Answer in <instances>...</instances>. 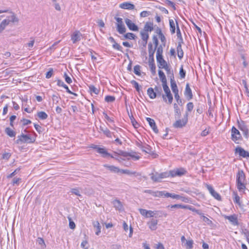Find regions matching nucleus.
I'll return each instance as SVG.
<instances>
[{
	"label": "nucleus",
	"mask_w": 249,
	"mask_h": 249,
	"mask_svg": "<svg viewBox=\"0 0 249 249\" xmlns=\"http://www.w3.org/2000/svg\"><path fill=\"white\" fill-rule=\"evenodd\" d=\"M236 180L237 188L240 191L246 189V180L243 170H239L237 174Z\"/></svg>",
	"instance_id": "1"
},
{
	"label": "nucleus",
	"mask_w": 249,
	"mask_h": 249,
	"mask_svg": "<svg viewBox=\"0 0 249 249\" xmlns=\"http://www.w3.org/2000/svg\"><path fill=\"white\" fill-rule=\"evenodd\" d=\"M35 141V140L34 139L32 138L29 136L22 134L18 136V139L16 140V143L17 144L22 143H33Z\"/></svg>",
	"instance_id": "2"
},
{
	"label": "nucleus",
	"mask_w": 249,
	"mask_h": 249,
	"mask_svg": "<svg viewBox=\"0 0 249 249\" xmlns=\"http://www.w3.org/2000/svg\"><path fill=\"white\" fill-rule=\"evenodd\" d=\"M169 177V174L167 172H164L160 174L156 173L155 174H151V178L154 182H160L161 180L164 178Z\"/></svg>",
	"instance_id": "3"
},
{
	"label": "nucleus",
	"mask_w": 249,
	"mask_h": 249,
	"mask_svg": "<svg viewBox=\"0 0 249 249\" xmlns=\"http://www.w3.org/2000/svg\"><path fill=\"white\" fill-rule=\"evenodd\" d=\"M162 85L163 87V89L166 94V95L163 94L162 95V98L165 101H166V97H167L168 100V103L169 104H171L173 101V96L172 94L171 93L170 90L168 86H167V83Z\"/></svg>",
	"instance_id": "4"
},
{
	"label": "nucleus",
	"mask_w": 249,
	"mask_h": 249,
	"mask_svg": "<svg viewBox=\"0 0 249 249\" xmlns=\"http://www.w3.org/2000/svg\"><path fill=\"white\" fill-rule=\"evenodd\" d=\"M188 113L186 112L182 120L178 119L177 120L174 124L173 126L175 128H181L185 126L188 121Z\"/></svg>",
	"instance_id": "5"
},
{
	"label": "nucleus",
	"mask_w": 249,
	"mask_h": 249,
	"mask_svg": "<svg viewBox=\"0 0 249 249\" xmlns=\"http://www.w3.org/2000/svg\"><path fill=\"white\" fill-rule=\"evenodd\" d=\"M186 171L183 168H177L173 170L170 171L168 173L169 176H170L172 177H175L176 176L180 177L186 173Z\"/></svg>",
	"instance_id": "6"
},
{
	"label": "nucleus",
	"mask_w": 249,
	"mask_h": 249,
	"mask_svg": "<svg viewBox=\"0 0 249 249\" xmlns=\"http://www.w3.org/2000/svg\"><path fill=\"white\" fill-rule=\"evenodd\" d=\"M164 215V217H166L167 216L166 213H163L162 211H151V210H148L147 212V216L146 218H150V217H160L162 215Z\"/></svg>",
	"instance_id": "7"
},
{
	"label": "nucleus",
	"mask_w": 249,
	"mask_h": 249,
	"mask_svg": "<svg viewBox=\"0 0 249 249\" xmlns=\"http://www.w3.org/2000/svg\"><path fill=\"white\" fill-rule=\"evenodd\" d=\"M231 137L232 140L236 143H238V141L241 139V135L239 130L234 126L231 129Z\"/></svg>",
	"instance_id": "8"
},
{
	"label": "nucleus",
	"mask_w": 249,
	"mask_h": 249,
	"mask_svg": "<svg viewBox=\"0 0 249 249\" xmlns=\"http://www.w3.org/2000/svg\"><path fill=\"white\" fill-rule=\"evenodd\" d=\"M114 154H115V155H120V156H122L124 157H125V158H127L128 157H130L132 158L135 159L136 160H139L140 159L139 156H137L132 154L131 153H128V152L123 151L122 150H119L118 152H114Z\"/></svg>",
	"instance_id": "9"
},
{
	"label": "nucleus",
	"mask_w": 249,
	"mask_h": 249,
	"mask_svg": "<svg viewBox=\"0 0 249 249\" xmlns=\"http://www.w3.org/2000/svg\"><path fill=\"white\" fill-rule=\"evenodd\" d=\"M82 37V34L79 31H75L71 35V39L73 43H76L81 40Z\"/></svg>",
	"instance_id": "10"
},
{
	"label": "nucleus",
	"mask_w": 249,
	"mask_h": 249,
	"mask_svg": "<svg viewBox=\"0 0 249 249\" xmlns=\"http://www.w3.org/2000/svg\"><path fill=\"white\" fill-rule=\"evenodd\" d=\"M144 193L149 194L156 197L163 196L164 195V191H154L151 190H145L144 191Z\"/></svg>",
	"instance_id": "11"
},
{
	"label": "nucleus",
	"mask_w": 249,
	"mask_h": 249,
	"mask_svg": "<svg viewBox=\"0 0 249 249\" xmlns=\"http://www.w3.org/2000/svg\"><path fill=\"white\" fill-rule=\"evenodd\" d=\"M125 22L126 25L127 26L128 28L130 30L133 31H137L138 30V26L136 25H135L133 22H132V21L130 19L128 18H126L125 19Z\"/></svg>",
	"instance_id": "12"
},
{
	"label": "nucleus",
	"mask_w": 249,
	"mask_h": 249,
	"mask_svg": "<svg viewBox=\"0 0 249 249\" xmlns=\"http://www.w3.org/2000/svg\"><path fill=\"white\" fill-rule=\"evenodd\" d=\"M206 187L212 196H213L215 199L218 200H221V198L220 196L214 190L213 188L211 185L207 184Z\"/></svg>",
	"instance_id": "13"
},
{
	"label": "nucleus",
	"mask_w": 249,
	"mask_h": 249,
	"mask_svg": "<svg viewBox=\"0 0 249 249\" xmlns=\"http://www.w3.org/2000/svg\"><path fill=\"white\" fill-rule=\"evenodd\" d=\"M158 220L155 218H152L147 222V225L149 229L152 231H155L157 229V224Z\"/></svg>",
	"instance_id": "14"
},
{
	"label": "nucleus",
	"mask_w": 249,
	"mask_h": 249,
	"mask_svg": "<svg viewBox=\"0 0 249 249\" xmlns=\"http://www.w3.org/2000/svg\"><path fill=\"white\" fill-rule=\"evenodd\" d=\"M184 95L186 97L188 100H190L193 98V94L192 90L190 88L189 83L186 85L185 89L184 91Z\"/></svg>",
	"instance_id": "15"
},
{
	"label": "nucleus",
	"mask_w": 249,
	"mask_h": 249,
	"mask_svg": "<svg viewBox=\"0 0 249 249\" xmlns=\"http://www.w3.org/2000/svg\"><path fill=\"white\" fill-rule=\"evenodd\" d=\"M119 7L122 9L127 10H133L135 8L134 5L129 2L122 3L119 5Z\"/></svg>",
	"instance_id": "16"
},
{
	"label": "nucleus",
	"mask_w": 249,
	"mask_h": 249,
	"mask_svg": "<svg viewBox=\"0 0 249 249\" xmlns=\"http://www.w3.org/2000/svg\"><path fill=\"white\" fill-rule=\"evenodd\" d=\"M235 152L238 153L239 155L244 158L249 157V153L245 151L243 148L238 147L235 149Z\"/></svg>",
	"instance_id": "17"
},
{
	"label": "nucleus",
	"mask_w": 249,
	"mask_h": 249,
	"mask_svg": "<svg viewBox=\"0 0 249 249\" xmlns=\"http://www.w3.org/2000/svg\"><path fill=\"white\" fill-rule=\"evenodd\" d=\"M146 120L148 122V124L149 125L151 126V127L152 128L153 130L156 133H158L159 131L157 128V127L156 126V123L155 122V121L150 118H146Z\"/></svg>",
	"instance_id": "18"
},
{
	"label": "nucleus",
	"mask_w": 249,
	"mask_h": 249,
	"mask_svg": "<svg viewBox=\"0 0 249 249\" xmlns=\"http://www.w3.org/2000/svg\"><path fill=\"white\" fill-rule=\"evenodd\" d=\"M157 48L155 47L153 49V45L151 42L148 44V53H149V59H151L152 61H154V54L155 52V50Z\"/></svg>",
	"instance_id": "19"
},
{
	"label": "nucleus",
	"mask_w": 249,
	"mask_h": 249,
	"mask_svg": "<svg viewBox=\"0 0 249 249\" xmlns=\"http://www.w3.org/2000/svg\"><path fill=\"white\" fill-rule=\"evenodd\" d=\"M104 166L106 167L107 170L110 171L111 172L114 173H119L121 171V169H119L118 167L115 166L114 165H109L108 164H104Z\"/></svg>",
	"instance_id": "20"
},
{
	"label": "nucleus",
	"mask_w": 249,
	"mask_h": 249,
	"mask_svg": "<svg viewBox=\"0 0 249 249\" xmlns=\"http://www.w3.org/2000/svg\"><path fill=\"white\" fill-rule=\"evenodd\" d=\"M137 145L138 146H139L141 148V149L142 150V151H143L146 153H148V154H153V155L155 154L154 153H153L152 152L151 148L149 145H142L139 143H138Z\"/></svg>",
	"instance_id": "21"
},
{
	"label": "nucleus",
	"mask_w": 249,
	"mask_h": 249,
	"mask_svg": "<svg viewBox=\"0 0 249 249\" xmlns=\"http://www.w3.org/2000/svg\"><path fill=\"white\" fill-rule=\"evenodd\" d=\"M238 126L239 129L243 131L244 135L246 136H247L248 134V129L247 127V126L245 125L244 122L242 121L241 122H238Z\"/></svg>",
	"instance_id": "22"
},
{
	"label": "nucleus",
	"mask_w": 249,
	"mask_h": 249,
	"mask_svg": "<svg viewBox=\"0 0 249 249\" xmlns=\"http://www.w3.org/2000/svg\"><path fill=\"white\" fill-rule=\"evenodd\" d=\"M112 203L116 210L119 211H122L123 210L122 203L120 200L115 199L112 202Z\"/></svg>",
	"instance_id": "23"
},
{
	"label": "nucleus",
	"mask_w": 249,
	"mask_h": 249,
	"mask_svg": "<svg viewBox=\"0 0 249 249\" xmlns=\"http://www.w3.org/2000/svg\"><path fill=\"white\" fill-rule=\"evenodd\" d=\"M225 218L229 220L232 224L234 225H238L237 218L235 215L230 216H226Z\"/></svg>",
	"instance_id": "24"
},
{
	"label": "nucleus",
	"mask_w": 249,
	"mask_h": 249,
	"mask_svg": "<svg viewBox=\"0 0 249 249\" xmlns=\"http://www.w3.org/2000/svg\"><path fill=\"white\" fill-rule=\"evenodd\" d=\"M98 153L101 154L103 157L107 158V157H109L110 154L108 153L105 148L99 147L97 149Z\"/></svg>",
	"instance_id": "25"
},
{
	"label": "nucleus",
	"mask_w": 249,
	"mask_h": 249,
	"mask_svg": "<svg viewBox=\"0 0 249 249\" xmlns=\"http://www.w3.org/2000/svg\"><path fill=\"white\" fill-rule=\"evenodd\" d=\"M163 196L166 197H172V198L177 199H179L181 197L179 195L167 193V192H166L165 191H164Z\"/></svg>",
	"instance_id": "26"
},
{
	"label": "nucleus",
	"mask_w": 249,
	"mask_h": 249,
	"mask_svg": "<svg viewBox=\"0 0 249 249\" xmlns=\"http://www.w3.org/2000/svg\"><path fill=\"white\" fill-rule=\"evenodd\" d=\"M153 23L146 22L144 26V32H151L153 30Z\"/></svg>",
	"instance_id": "27"
},
{
	"label": "nucleus",
	"mask_w": 249,
	"mask_h": 249,
	"mask_svg": "<svg viewBox=\"0 0 249 249\" xmlns=\"http://www.w3.org/2000/svg\"><path fill=\"white\" fill-rule=\"evenodd\" d=\"M171 87L172 90L174 93L178 92V90L176 82L172 78H171Z\"/></svg>",
	"instance_id": "28"
},
{
	"label": "nucleus",
	"mask_w": 249,
	"mask_h": 249,
	"mask_svg": "<svg viewBox=\"0 0 249 249\" xmlns=\"http://www.w3.org/2000/svg\"><path fill=\"white\" fill-rule=\"evenodd\" d=\"M120 172L122 173L123 174H127L129 175H136V176H140V174H139L138 173L135 172V171H131L129 170H124V169H121V171Z\"/></svg>",
	"instance_id": "29"
},
{
	"label": "nucleus",
	"mask_w": 249,
	"mask_h": 249,
	"mask_svg": "<svg viewBox=\"0 0 249 249\" xmlns=\"http://www.w3.org/2000/svg\"><path fill=\"white\" fill-rule=\"evenodd\" d=\"M159 75L162 84H166L167 80L164 72L160 70L159 71Z\"/></svg>",
	"instance_id": "30"
},
{
	"label": "nucleus",
	"mask_w": 249,
	"mask_h": 249,
	"mask_svg": "<svg viewBox=\"0 0 249 249\" xmlns=\"http://www.w3.org/2000/svg\"><path fill=\"white\" fill-rule=\"evenodd\" d=\"M177 53L178 58L181 59L183 56V52L181 48V44L180 43L177 46Z\"/></svg>",
	"instance_id": "31"
},
{
	"label": "nucleus",
	"mask_w": 249,
	"mask_h": 249,
	"mask_svg": "<svg viewBox=\"0 0 249 249\" xmlns=\"http://www.w3.org/2000/svg\"><path fill=\"white\" fill-rule=\"evenodd\" d=\"M174 107L175 109V117L176 118L179 119L181 115V111L177 104H174Z\"/></svg>",
	"instance_id": "32"
},
{
	"label": "nucleus",
	"mask_w": 249,
	"mask_h": 249,
	"mask_svg": "<svg viewBox=\"0 0 249 249\" xmlns=\"http://www.w3.org/2000/svg\"><path fill=\"white\" fill-rule=\"evenodd\" d=\"M194 241L193 240H189L186 241L184 243V246L186 249H192L193 248Z\"/></svg>",
	"instance_id": "33"
},
{
	"label": "nucleus",
	"mask_w": 249,
	"mask_h": 249,
	"mask_svg": "<svg viewBox=\"0 0 249 249\" xmlns=\"http://www.w3.org/2000/svg\"><path fill=\"white\" fill-rule=\"evenodd\" d=\"M147 94L151 99H154L156 97V95L155 93L154 89L152 88H149L148 89Z\"/></svg>",
	"instance_id": "34"
},
{
	"label": "nucleus",
	"mask_w": 249,
	"mask_h": 249,
	"mask_svg": "<svg viewBox=\"0 0 249 249\" xmlns=\"http://www.w3.org/2000/svg\"><path fill=\"white\" fill-rule=\"evenodd\" d=\"M117 30L121 34H123L126 32V28L124 24L117 25Z\"/></svg>",
	"instance_id": "35"
},
{
	"label": "nucleus",
	"mask_w": 249,
	"mask_h": 249,
	"mask_svg": "<svg viewBox=\"0 0 249 249\" xmlns=\"http://www.w3.org/2000/svg\"><path fill=\"white\" fill-rule=\"evenodd\" d=\"M157 60L158 62L160 64L162 68L164 66H166L167 65L166 62L163 58L162 56L157 57Z\"/></svg>",
	"instance_id": "36"
},
{
	"label": "nucleus",
	"mask_w": 249,
	"mask_h": 249,
	"mask_svg": "<svg viewBox=\"0 0 249 249\" xmlns=\"http://www.w3.org/2000/svg\"><path fill=\"white\" fill-rule=\"evenodd\" d=\"M169 25L170 31L172 34H174L175 33L176 27L175 23L173 19H169Z\"/></svg>",
	"instance_id": "37"
},
{
	"label": "nucleus",
	"mask_w": 249,
	"mask_h": 249,
	"mask_svg": "<svg viewBox=\"0 0 249 249\" xmlns=\"http://www.w3.org/2000/svg\"><path fill=\"white\" fill-rule=\"evenodd\" d=\"M93 224L94 227L97 229V231H96L95 233L96 235H98L101 232V227L100 226V224L98 221L93 222Z\"/></svg>",
	"instance_id": "38"
},
{
	"label": "nucleus",
	"mask_w": 249,
	"mask_h": 249,
	"mask_svg": "<svg viewBox=\"0 0 249 249\" xmlns=\"http://www.w3.org/2000/svg\"><path fill=\"white\" fill-rule=\"evenodd\" d=\"M38 117L41 120H45L48 118V115L44 111H40L37 113Z\"/></svg>",
	"instance_id": "39"
},
{
	"label": "nucleus",
	"mask_w": 249,
	"mask_h": 249,
	"mask_svg": "<svg viewBox=\"0 0 249 249\" xmlns=\"http://www.w3.org/2000/svg\"><path fill=\"white\" fill-rule=\"evenodd\" d=\"M140 34L143 41H147L149 38L148 34L143 31H141Z\"/></svg>",
	"instance_id": "40"
},
{
	"label": "nucleus",
	"mask_w": 249,
	"mask_h": 249,
	"mask_svg": "<svg viewBox=\"0 0 249 249\" xmlns=\"http://www.w3.org/2000/svg\"><path fill=\"white\" fill-rule=\"evenodd\" d=\"M155 93L157 96H160L162 95V89L161 87L156 86L154 88Z\"/></svg>",
	"instance_id": "41"
},
{
	"label": "nucleus",
	"mask_w": 249,
	"mask_h": 249,
	"mask_svg": "<svg viewBox=\"0 0 249 249\" xmlns=\"http://www.w3.org/2000/svg\"><path fill=\"white\" fill-rule=\"evenodd\" d=\"M101 130L104 133L105 135H106L108 137H111V132L107 128H103L102 127H100Z\"/></svg>",
	"instance_id": "42"
},
{
	"label": "nucleus",
	"mask_w": 249,
	"mask_h": 249,
	"mask_svg": "<svg viewBox=\"0 0 249 249\" xmlns=\"http://www.w3.org/2000/svg\"><path fill=\"white\" fill-rule=\"evenodd\" d=\"M5 132L8 136L11 137H14L16 134L15 132L9 127H7L5 129Z\"/></svg>",
	"instance_id": "43"
},
{
	"label": "nucleus",
	"mask_w": 249,
	"mask_h": 249,
	"mask_svg": "<svg viewBox=\"0 0 249 249\" xmlns=\"http://www.w3.org/2000/svg\"><path fill=\"white\" fill-rule=\"evenodd\" d=\"M157 48L156 57L162 56L163 48L161 45H160Z\"/></svg>",
	"instance_id": "44"
},
{
	"label": "nucleus",
	"mask_w": 249,
	"mask_h": 249,
	"mask_svg": "<svg viewBox=\"0 0 249 249\" xmlns=\"http://www.w3.org/2000/svg\"><path fill=\"white\" fill-rule=\"evenodd\" d=\"M129 118L131 120V122L132 124V125H133V126L135 127V128H137L139 124H138L137 123V122H136V121L135 120V119H134V117L132 115H130L129 114Z\"/></svg>",
	"instance_id": "45"
},
{
	"label": "nucleus",
	"mask_w": 249,
	"mask_h": 249,
	"mask_svg": "<svg viewBox=\"0 0 249 249\" xmlns=\"http://www.w3.org/2000/svg\"><path fill=\"white\" fill-rule=\"evenodd\" d=\"M134 72L137 75H141L140 66L139 65H136L134 66Z\"/></svg>",
	"instance_id": "46"
},
{
	"label": "nucleus",
	"mask_w": 249,
	"mask_h": 249,
	"mask_svg": "<svg viewBox=\"0 0 249 249\" xmlns=\"http://www.w3.org/2000/svg\"><path fill=\"white\" fill-rule=\"evenodd\" d=\"M37 242L41 246L42 249H45L46 248L44 241L42 238H38Z\"/></svg>",
	"instance_id": "47"
},
{
	"label": "nucleus",
	"mask_w": 249,
	"mask_h": 249,
	"mask_svg": "<svg viewBox=\"0 0 249 249\" xmlns=\"http://www.w3.org/2000/svg\"><path fill=\"white\" fill-rule=\"evenodd\" d=\"M149 65L151 68V70L153 72H155L156 67L154 64V61H152L151 59H149Z\"/></svg>",
	"instance_id": "48"
},
{
	"label": "nucleus",
	"mask_w": 249,
	"mask_h": 249,
	"mask_svg": "<svg viewBox=\"0 0 249 249\" xmlns=\"http://www.w3.org/2000/svg\"><path fill=\"white\" fill-rule=\"evenodd\" d=\"M10 22V19H4L1 22L0 25L4 29L5 27L9 24Z\"/></svg>",
	"instance_id": "49"
},
{
	"label": "nucleus",
	"mask_w": 249,
	"mask_h": 249,
	"mask_svg": "<svg viewBox=\"0 0 249 249\" xmlns=\"http://www.w3.org/2000/svg\"><path fill=\"white\" fill-rule=\"evenodd\" d=\"M194 108V105L192 102H189L187 105V111L186 112H191Z\"/></svg>",
	"instance_id": "50"
},
{
	"label": "nucleus",
	"mask_w": 249,
	"mask_h": 249,
	"mask_svg": "<svg viewBox=\"0 0 249 249\" xmlns=\"http://www.w3.org/2000/svg\"><path fill=\"white\" fill-rule=\"evenodd\" d=\"M139 211L140 212V213L142 215L146 218L147 216V212L148 210L140 208L139 209Z\"/></svg>",
	"instance_id": "51"
},
{
	"label": "nucleus",
	"mask_w": 249,
	"mask_h": 249,
	"mask_svg": "<svg viewBox=\"0 0 249 249\" xmlns=\"http://www.w3.org/2000/svg\"><path fill=\"white\" fill-rule=\"evenodd\" d=\"M115 100V97L112 96H107L105 97V101L107 102H113Z\"/></svg>",
	"instance_id": "52"
},
{
	"label": "nucleus",
	"mask_w": 249,
	"mask_h": 249,
	"mask_svg": "<svg viewBox=\"0 0 249 249\" xmlns=\"http://www.w3.org/2000/svg\"><path fill=\"white\" fill-rule=\"evenodd\" d=\"M112 47L114 49L123 52L122 47L117 43L115 42V43L113 44Z\"/></svg>",
	"instance_id": "53"
},
{
	"label": "nucleus",
	"mask_w": 249,
	"mask_h": 249,
	"mask_svg": "<svg viewBox=\"0 0 249 249\" xmlns=\"http://www.w3.org/2000/svg\"><path fill=\"white\" fill-rule=\"evenodd\" d=\"M124 37L125 38L129 39H135V36L133 33H128L124 35Z\"/></svg>",
	"instance_id": "54"
},
{
	"label": "nucleus",
	"mask_w": 249,
	"mask_h": 249,
	"mask_svg": "<svg viewBox=\"0 0 249 249\" xmlns=\"http://www.w3.org/2000/svg\"><path fill=\"white\" fill-rule=\"evenodd\" d=\"M186 72L183 70L182 66L180 68L179 71V75L181 79L184 78L185 77Z\"/></svg>",
	"instance_id": "55"
},
{
	"label": "nucleus",
	"mask_w": 249,
	"mask_h": 249,
	"mask_svg": "<svg viewBox=\"0 0 249 249\" xmlns=\"http://www.w3.org/2000/svg\"><path fill=\"white\" fill-rule=\"evenodd\" d=\"M69 220V227L71 229H74L75 228V224L74 222L71 220V218L70 217H68Z\"/></svg>",
	"instance_id": "56"
},
{
	"label": "nucleus",
	"mask_w": 249,
	"mask_h": 249,
	"mask_svg": "<svg viewBox=\"0 0 249 249\" xmlns=\"http://www.w3.org/2000/svg\"><path fill=\"white\" fill-rule=\"evenodd\" d=\"M131 83L134 85V86L136 88V90L138 92H139L140 90V87H139L138 83L135 80H132V81H131Z\"/></svg>",
	"instance_id": "57"
},
{
	"label": "nucleus",
	"mask_w": 249,
	"mask_h": 249,
	"mask_svg": "<svg viewBox=\"0 0 249 249\" xmlns=\"http://www.w3.org/2000/svg\"><path fill=\"white\" fill-rule=\"evenodd\" d=\"M89 89L91 92H93L96 94H98L99 93V90L93 86H90L89 87Z\"/></svg>",
	"instance_id": "58"
},
{
	"label": "nucleus",
	"mask_w": 249,
	"mask_h": 249,
	"mask_svg": "<svg viewBox=\"0 0 249 249\" xmlns=\"http://www.w3.org/2000/svg\"><path fill=\"white\" fill-rule=\"evenodd\" d=\"M53 74V69L52 68H50L49 69V71H48L46 74V78L49 79L51 78Z\"/></svg>",
	"instance_id": "59"
},
{
	"label": "nucleus",
	"mask_w": 249,
	"mask_h": 249,
	"mask_svg": "<svg viewBox=\"0 0 249 249\" xmlns=\"http://www.w3.org/2000/svg\"><path fill=\"white\" fill-rule=\"evenodd\" d=\"M71 192L77 196H81L80 192L77 188L71 189Z\"/></svg>",
	"instance_id": "60"
},
{
	"label": "nucleus",
	"mask_w": 249,
	"mask_h": 249,
	"mask_svg": "<svg viewBox=\"0 0 249 249\" xmlns=\"http://www.w3.org/2000/svg\"><path fill=\"white\" fill-rule=\"evenodd\" d=\"M244 236L246 237L248 242L249 241V231L246 229L243 231Z\"/></svg>",
	"instance_id": "61"
},
{
	"label": "nucleus",
	"mask_w": 249,
	"mask_h": 249,
	"mask_svg": "<svg viewBox=\"0 0 249 249\" xmlns=\"http://www.w3.org/2000/svg\"><path fill=\"white\" fill-rule=\"evenodd\" d=\"M64 77L67 83L71 84L72 82L71 78L66 73L64 74Z\"/></svg>",
	"instance_id": "62"
},
{
	"label": "nucleus",
	"mask_w": 249,
	"mask_h": 249,
	"mask_svg": "<svg viewBox=\"0 0 249 249\" xmlns=\"http://www.w3.org/2000/svg\"><path fill=\"white\" fill-rule=\"evenodd\" d=\"M152 39H153V43L155 44V47L156 48H157L158 46V43H159L158 39L157 37L155 36H153V38Z\"/></svg>",
	"instance_id": "63"
},
{
	"label": "nucleus",
	"mask_w": 249,
	"mask_h": 249,
	"mask_svg": "<svg viewBox=\"0 0 249 249\" xmlns=\"http://www.w3.org/2000/svg\"><path fill=\"white\" fill-rule=\"evenodd\" d=\"M10 18V19H9L10 21L12 22H18V18L16 17V16L14 14H13Z\"/></svg>",
	"instance_id": "64"
}]
</instances>
